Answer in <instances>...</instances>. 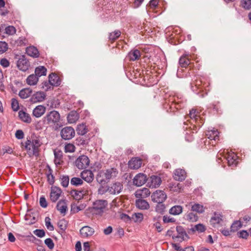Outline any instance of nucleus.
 <instances>
[{
	"label": "nucleus",
	"instance_id": "1",
	"mask_svg": "<svg viewBox=\"0 0 251 251\" xmlns=\"http://www.w3.org/2000/svg\"><path fill=\"white\" fill-rule=\"evenodd\" d=\"M118 173L117 170L115 168L100 170L96 176V180L99 184H105L111 179L115 177Z\"/></svg>",
	"mask_w": 251,
	"mask_h": 251
},
{
	"label": "nucleus",
	"instance_id": "2",
	"mask_svg": "<svg viewBox=\"0 0 251 251\" xmlns=\"http://www.w3.org/2000/svg\"><path fill=\"white\" fill-rule=\"evenodd\" d=\"M60 119V115L59 112L53 110L48 113L43 118V122L45 125H48L50 126H55V128H57Z\"/></svg>",
	"mask_w": 251,
	"mask_h": 251
},
{
	"label": "nucleus",
	"instance_id": "3",
	"mask_svg": "<svg viewBox=\"0 0 251 251\" xmlns=\"http://www.w3.org/2000/svg\"><path fill=\"white\" fill-rule=\"evenodd\" d=\"M41 146V143L39 140L33 139L32 141L27 140L25 142V148L29 154L35 156L39 154V148Z\"/></svg>",
	"mask_w": 251,
	"mask_h": 251
},
{
	"label": "nucleus",
	"instance_id": "4",
	"mask_svg": "<svg viewBox=\"0 0 251 251\" xmlns=\"http://www.w3.org/2000/svg\"><path fill=\"white\" fill-rule=\"evenodd\" d=\"M108 205L106 200H98L93 202V209L96 211L97 214H101Z\"/></svg>",
	"mask_w": 251,
	"mask_h": 251
},
{
	"label": "nucleus",
	"instance_id": "5",
	"mask_svg": "<svg viewBox=\"0 0 251 251\" xmlns=\"http://www.w3.org/2000/svg\"><path fill=\"white\" fill-rule=\"evenodd\" d=\"M60 135L63 139L69 140L75 136V131L71 126H66L61 129Z\"/></svg>",
	"mask_w": 251,
	"mask_h": 251
},
{
	"label": "nucleus",
	"instance_id": "6",
	"mask_svg": "<svg viewBox=\"0 0 251 251\" xmlns=\"http://www.w3.org/2000/svg\"><path fill=\"white\" fill-rule=\"evenodd\" d=\"M90 163L89 158L85 155L79 156L75 160V164L79 169H83L87 168Z\"/></svg>",
	"mask_w": 251,
	"mask_h": 251
},
{
	"label": "nucleus",
	"instance_id": "7",
	"mask_svg": "<svg viewBox=\"0 0 251 251\" xmlns=\"http://www.w3.org/2000/svg\"><path fill=\"white\" fill-rule=\"evenodd\" d=\"M167 198V195L162 190H156L151 195V200L157 203H163Z\"/></svg>",
	"mask_w": 251,
	"mask_h": 251
},
{
	"label": "nucleus",
	"instance_id": "8",
	"mask_svg": "<svg viewBox=\"0 0 251 251\" xmlns=\"http://www.w3.org/2000/svg\"><path fill=\"white\" fill-rule=\"evenodd\" d=\"M17 66L20 70L25 72L28 69L30 63L25 55H22L17 61Z\"/></svg>",
	"mask_w": 251,
	"mask_h": 251
},
{
	"label": "nucleus",
	"instance_id": "9",
	"mask_svg": "<svg viewBox=\"0 0 251 251\" xmlns=\"http://www.w3.org/2000/svg\"><path fill=\"white\" fill-rule=\"evenodd\" d=\"M223 216L220 213H214V215L211 217L210 223L214 227H218L222 226L223 223Z\"/></svg>",
	"mask_w": 251,
	"mask_h": 251
},
{
	"label": "nucleus",
	"instance_id": "10",
	"mask_svg": "<svg viewBox=\"0 0 251 251\" xmlns=\"http://www.w3.org/2000/svg\"><path fill=\"white\" fill-rule=\"evenodd\" d=\"M176 230L178 235L177 236H173V238L176 240L177 241L181 242L186 238H189L187 234L183 227L181 226H177Z\"/></svg>",
	"mask_w": 251,
	"mask_h": 251
},
{
	"label": "nucleus",
	"instance_id": "11",
	"mask_svg": "<svg viewBox=\"0 0 251 251\" xmlns=\"http://www.w3.org/2000/svg\"><path fill=\"white\" fill-rule=\"evenodd\" d=\"M62 192L60 188L56 186L51 187L50 193V201L52 202H55L59 199Z\"/></svg>",
	"mask_w": 251,
	"mask_h": 251
},
{
	"label": "nucleus",
	"instance_id": "12",
	"mask_svg": "<svg viewBox=\"0 0 251 251\" xmlns=\"http://www.w3.org/2000/svg\"><path fill=\"white\" fill-rule=\"evenodd\" d=\"M123 188V184L120 182H115L109 186V193L111 195L118 194Z\"/></svg>",
	"mask_w": 251,
	"mask_h": 251
},
{
	"label": "nucleus",
	"instance_id": "13",
	"mask_svg": "<svg viewBox=\"0 0 251 251\" xmlns=\"http://www.w3.org/2000/svg\"><path fill=\"white\" fill-rule=\"evenodd\" d=\"M46 97V95L44 92H36L31 96L30 101L32 103L42 102L45 100Z\"/></svg>",
	"mask_w": 251,
	"mask_h": 251
},
{
	"label": "nucleus",
	"instance_id": "14",
	"mask_svg": "<svg viewBox=\"0 0 251 251\" xmlns=\"http://www.w3.org/2000/svg\"><path fill=\"white\" fill-rule=\"evenodd\" d=\"M175 100V98L172 97L169 98L168 103L167 101H166L165 103L164 104V107L166 109L168 112H174L175 111V109H179V107L176 106Z\"/></svg>",
	"mask_w": 251,
	"mask_h": 251
},
{
	"label": "nucleus",
	"instance_id": "15",
	"mask_svg": "<svg viewBox=\"0 0 251 251\" xmlns=\"http://www.w3.org/2000/svg\"><path fill=\"white\" fill-rule=\"evenodd\" d=\"M147 181L146 175L143 173L138 174L133 179V184L137 186H141Z\"/></svg>",
	"mask_w": 251,
	"mask_h": 251
},
{
	"label": "nucleus",
	"instance_id": "16",
	"mask_svg": "<svg viewBox=\"0 0 251 251\" xmlns=\"http://www.w3.org/2000/svg\"><path fill=\"white\" fill-rule=\"evenodd\" d=\"M56 208L61 214L66 215L68 211L67 201L66 199L59 200L57 203Z\"/></svg>",
	"mask_w": 251,
	"mask_h": 251
},
{
	"label": "nucleus",
	"instance_id": "17",
	"mask_svg": "<svg viewBox=\"0 0 251 251\" xmlns=\"http://www.w3.org/2000/svg\"><path fill=\"white\" fill-rule=\"evenodd\" d=\"M161 182L160 177L157 176H152L148 180V185L150 188H156L160 186Z\"/></svg>",
	"mask_w": 251,
	"mask_h": 251
},
{
	"label": "nucleus",
	"instance_id": "18",
	"mask_svg": "<svg viewBox=\"0 0 251 251\" xmlns=\"http://www.w3.org/2000/svg\"><path fill=\"white\" fill-rule=\"evenodd\" d=\"M88 193L87 190L83 188L80 190H72L71 191V194L73 198L76 200H80L82 199L84 196Z\"/></svg>",
	"mask_w": 251,
	"mask_h": 251
},
{
	"label": "nucleus",
	"instance_id": "19",
	"mask_svg": "<svg viewBox=\"0 0 251 251\" xmlns=\"http://www.w3.org/2000/svg\"><path fill=\"white\" fill-rule=\"evenodd\" d=\"M80 176L82 179L88 183L92 182L94 178L93 173L90 170L83 171L80 174Z\"/></svg>",
	"mask_w": 251,
	"mask_h": 251
},
{
	"label": "nucleus",
	"instance_id": "20",
	"mask_svg": "<svg viewBox=\"0 0 251 251\" xmlns=\"http://www.w3.org/2000/svg\"><path fill=\"white\" fill-rule=\"evenodd\" d=\"M150 194L151 192L147 188L139 189L137 190L134 193L136 198L142 199L148 197Z\"/></svg>",
	"mask_w": 251,
	"mask_h": 251
},
{
	"label": "nucleus",
	"instance_id": "21",
	"mask_svg": "<svg viewBox=\"0 0 251 251\" xmlns=\"http://www.w3.org/2000/svg\"><path fill=\"white\" fill-rule=\"evenodd\" d=\"M94 229L89 226H84L80 229V234L82 238L91 236L94 233Z\"/></svg>",
	"mask_w": 251,
	"mask_h": 251
},
{
	"label": "nucleus",
	"instance_id": "22",
	"mask_svg": "<svg viewBox=\"0 0 251 251\" xmlns=\"http://www.w3.org/2000/svg\"><path fill=\"white\" fill-rule=\"evenodd\" d=\"M186 177V172L181 169H176L174 172V178L175 180L182 181Z\"/></svg>",
	"mask_w": 251,
	"mask_h": 251
},
{
	"label": "nucleus",
	"instance_id": "23",
	"mask_svg": "<svg viewBox=\"0 0 251 251\" xmlns=\"http://www.w3.org/2000/svg\"><path fill=\"white\" fill-rule=\"evenodd\" d=\"M142 160L139 158H132L128 162V166L132 169H138L141 167Z\"/></svg>",
	"mask_w": 251,
	"mask_h": 251
},
{
	"label": "nucleus",
	"instance_id": "24",
	"mask_svg": "<svg viewBox=\"0 0 251 251\" xmlns=\"http://www.w3.org/2000/svg\"><path fill=\"white\" fill-rule=\"evenodd\" d=\"M136 206L141 210H147L150 208L149 203L145 200L138 199L135 201Z\"/></svg>",
	"mask_w": 251,
	"mask_h": 251
},
{
	"label": "nucleus",
	"instance_id": "25",
	"mask_svg": "<svg viewBox=\"0 0 251 251\" xmlns=\"http://www.w3.org/2000/svg\"><path fill=\"white\" fill-rule=\"evenodd\" d=\"M46 112V107L42 105L37 106L33 110L32 114L36 118L41 117Z\"/></svg>",
	"mask_w": 251,
	"mask_h": 251
},
{
	"label": "nucleus",
	"instance_id": "26",
	"mask_svg": "<svg viewBox=\"0 0 251 251\" xmlns=\"http://www.w3.org/2000/svg\"><path fill=\"white\" fill-rule=\"evenodd\" d=\"M27 54L34 58H37L39 56V52L38 49L34 46H29L26 49Z\"/></svg>",
	"mask_w": 251,
	"mask_h": 251
},
{
	"label": "nucleus",
	"instance_id": "27",
	"mask_svg": "<svg viewBox=\"0 0 251 251\" xmlns=\"http://www.w3.org/2000/svg\"><path fill=\"white\" fill-rule=\"evenodd\" d=\"M179 64L181 67L186 68L190 64L188 54H183L179 58Z\"/></svg>",
	"mask_w": 251,
	"mask_h": 251
},
{
	"label": "nucleus",
	"instance_id": "28",
	"mask_svg": "<svg viewBox=\"0 0 251 251\" xmlns=\"http://www.w3.org/2000/svg\"><path fill=\"white\" fill-rule=\"evenodd\" d=\"M19 117L21 120L26 123H30L31 118L29 114L23 110H20L18 113Z\"/></svg>",
	"mask_w": 251,
	"mask_h": 251
},
{
	"label": "nucleus",
	"instance_id": "29",
	"mask_svg": "<svg viewBox=\"0 0 251 251\" xmlns=\"http://www.w3.org/2000/svg\"><path fill=\"white\" fill-rule=\"evenodd\" d=\"M237 156L234 153L228 154L225 157L228 165L230 166H236Z\"/></svg>",
	"mask_w": 251,
	"mask_h": 251
},
{
	"label": "nucleus",
	"instance_id": "30",
	"mask_svg": "<svg viewBox=\"0 0 251 251\" xmlns=\"http://www.w3.org/2000/svg\"><path fill=\"white\" fill-rule=\"evenodd\" d=\"M140 56L141 52L137 49L131 50L128 54V57L131 61L138 60Z\"/></svg>",
	"mask_w": 251,
	"mask_h": 251
},
{
	"label": "nucleus",
	"instance_id": "31",
	"mask_svg": "<svg viewBox=\"0 0 251 251\" xmlns=\"http://www.w3.org/2000/svg\"><path fill=\"white\" fill-rule=\"evenodd\" d=\"M49 80L52 86H58L61 83L59 77L54 74H51L49 75Z\"/></svg>",
	"mask_w": 251,
	"mask_h": 251
},
{
	"label": "nucleus",
	"instance_id": "32",
	"mask_svg": "<svg viewBox=\"0 0 251 251\" xmlns=\"http://www.w3.org/2000/svg\"><path fill=\"white\" fill-rule=\"evenodd\" d=\"M191 210L198 213H203L205 211V207L199 203L191 202Z\"/></svg>",
	"mask_w": 251,
	"mask_h": 251
},
{
	"label": "nucleus",
	"instance_id": "33",
	"mask_svg": "<svg viewBox=\"0 0 251 251\" xmlns=\"http://www.w3.org/2000/svg\"><path fill=\"white\" fill-rule=\"evenodd\" d=\"M54 162L56 165H60L62 164L63 161L62 152L60 151H54Z\"/></svg>",
	"mask_w": 251,
	"mask_h": 251
},
{
	"label": "nucleus",
	"instance_id": "34",
	"mask_svg": "<svg viewBox=\"0 0 251 251\" xmlns=\"http://www.w3.org/2000/svg\"><path fill=\"white\" fill-rule=\"evenodd\" d=\"M199 114V113L196 109H192L190 111L189 116L192 120L198 123L199 121L201 122V120Z\"/></svg>",
	"mask_w": 251,
	"mask_h": 251
},
{
	"label": "nucleus",
	"instance_id": "35",
	"mask_svg": "<svg viewBox=\"0 0 251 251\" xmlns=\"http://www.w3.org/2000/svg\"><path fill=\"white\" fill-rule=\"evenodd\" d=\"M206 135L210 140L216 141L219 140V132L217 129L208 131Z\"/></svg>",
	"mask_w": 251,
	"mask_h": 251
},
{
	"label": "nucleus",
	"instance_id": "36",
	"mask_svg": "<svg viewBox=\"0 0 251 251\" xmlns=\"http://www.w3.org/2000/svg\"><path fill=\"white\" fill-rule=\"evenodd\" d=\"M32 92V90L29 88H24L20 91L19 96L21 99H25L29 97Z\"/></svg>",
	"mask_w": 251,
	"mask_h": 251
},
{
	"label": "nucleus",
	"instance_id": "37",
	"mask_svg": "<svg viewBox=\"0 0 251 251\" xmlns=\"http://www.w3.org/2000/svg\"><path fill=\"white\" fill-rule=\"evenodd\" d=\"M206 228L203 225L201 224H199L191 227L189 229L190 231H189V233H190L191 232L192 233H194L196 231L201 233L204 232Z\"/></svg>",
	"mask_w": 251,
	"mask_h": 251
},
{
	"label": "nucleus",
	"instance_id": "38",
	"mask_svg": "<svg viewBox=\"0 0 251 251\" xmlns=\"http://www.w3.org/2000/svg\"><path fill=\"white\" fill-rule=\"evenodd\" d=\"M79 116L76 111H71L67 116V120L69 123L73 124L75 123L78 119Z\"/></svg>",
	"mask_w": 251,
	"mask_h": 251
},
{
	"label": "nucleus",
	"instance_id": "39",
	"mask_svg": "<svg viewBox=\"0 0 251 251\" xmlns=\"http://www.w3.org/2000/svg\"><path fill=\"white\" fill-rule=\"evenodd\" d=\"M39 77L35 74L29 75L26 79V82L29 85H35L37 84Z\"/></svg>",
	"mask_w": 251,
	"mask_h": 251
},
{
	"label": "nucleus",
	"instance_id": "40",
	"mask_svg": "<svg viewBox=\"0 0 251 251\" xmlns=\"http://www.w3.org/2000/svg\"><path fill=\"white\" fill-rule=\"evenodd\" d=\"M183 208L181 205H176L169 210V213L173 215H178L182 212Z\"/></svg>",
	"mask_w": 251,
	"mask_h": 251
},
{
	"label": "nucleus",
	"instance_id": "41",
	"mask_svg": "<svg viewBox=\"0 0 251 251\" xmlns=\"http://www.w3.org/2000/svg\"><path fill=\"white\" fill-rule=\"evenodd\" d=\"M47 69L42 66H39L35 69V74L39 77L43 75H46Z\"/></svg>",
	"mask_w": 251,
	"mask_h": 251
},
{
	"label": "nucleus",
	"instance_id": "42",
	"mask_svg": "<svg viewBox=\"0 0 251 251\" xmlns=\"http://www.w3.org/2000/svg\"><path fill=\"white\" fill-rule=\"evenodd\" d=\"M242 227V224L240 220L235 221L230 226L231 231L232 232H236Z\"/></svg>",
	"mask_w": 251,
	"mask_h": 251
},
{
	"label": "nucleus",
	"instance_id": "43",
	"mask_svg": "<svg viewBox=\"0 0 251 251\" xmlns=\"http://www.w3.org/2000/svg\"><path fill=\"white\" fill-rule=\"evenodd\" d=\"M76 131L78 134L83 135L87 132L88 129L86 126L82 124L77 126Z\"/></svg>",
	"mask_w": 251,
	"mask_h": 251
},
{
	"label": "nucleus",
	"instance_id": "44",
	"mask_svg": "<svg viewBox=\"0 0 251 251\" xmlns=\"http://www.w3.org/2000/svg\"><path fill=\"white\" fill-rule=\"evenodd\" d=\"M100 184V185L98 190V193L99 195H102L106 192L109 193V186L103 185L104 184Z\"/></svg>",
	"mask_w": 251,
	"mask_h": 251
},
{
	"label": "nucleus",
	"instance_id": "45",
	"mask_svg": "<svg viewBox=\"0 0 251 251\" xmlns=\"http://www.w3.org/2000/svg\"><path fill=\"white\" fill-rule=\"evenodd\" d=\"M121 34L120 30H116L114 32L109 33L108 38L111 41H115L120 36Z\"/></svg>",
	"mask_w": 251,
	"mask_h": 251
},
{
	"label": "nucleus",
	"instance_id": "46",
	"mask_svg": "<svg viewBox=\"0 0 251 251\" xmlns=\"http://www.w3.org/2000/svg\"><path fill=\"white\" fill-rule=\"evenodd\" d=\"M71 184L77 186L82 185L83 183L82 179L79 177H74L71 179Z\"/></svg>",
	"mask_w": 251,
	"mask_h": 251
},
{
	"label": "nucleus",
	"instance_id": "47",
	"mask_svg": "<svg viewBox=\"0 0 251 251\" xmlns=\"http://www.w3.org/2000/svg\"><path fill=\"white\" fill-rule=\"evenodd\" d=\"M47 180L50 185H52L54 182V177L52 175V170L49 168L48 174H47Z\"/></svg>",
	"mask_w": 251,
	"mask_h": 251
},
{
	"label": "nucleus",
	"instance_id": "48",
	"mask_svg": "<svg viewBox=\"0 0 251 251\" xmlns=\"http://www.w3.org/2000/svg\"><path fill=\"white\" fill-rule=\"evenodd\" d=\"M241 3L245 9H251V0H241Z\"/></svg>",
	"mask_w": 251,
	"mask_h": 251
},
{
	"label": "nucleus",
	"instance_id": "49",
	"mask_svg": "<svg viewBox=\"0 0 251 251\" xmlns=\"http://www.w3.org/2000/svg\"><path fill=\"white\" fill-rule=\"evenodd\" d=\"M187 220L191 222H196L198 219V216L196 214H194L193 212H190L186 215Z\"/></svg>",
	"mask_w": 251,
	"mask_h": 251
},
{
	"label": "nucleus",
	"instance_id": "50",
	"mask_svg": "<svg viewBox=\"0 0 251 251\" xmlns=\"http://www.w3.org/2000/svg\"><path fill=\"white\" fill-rule=\"evenodd\" d=\"M50 219L49 217H47L45 218V225L48 228L50 231H53L54 230V227L53 225L51 224Z\"/></svg>",
	"mask_w": 251,
	"mask_h": 251
},
{
	"label": "nucleus",
	"instance_id": "51",
	"mask_svg": "<svg viewBox=\"0 0 251 251\" xmlns=\"http://www.w3.org/2000/svg\"><path fill=\"white\" fill-rule=\"evenodd\" d=\"M5 33L8 35H13L16 32L15 27L12 25L8 26L5 28Z\"/></svg>",
	"mask_w": 251,
	"mask_h": 251
},
{
	"label": "nucleus",
	"instance_id": "52",
	"mask_svg": "<svg viewBox=\"0 0 251 251\" xmlns=\"http://www.w3.org/2000/svg\"><path fill=\"white\" fill-rule=\"evenodd\" d=\"M237 236L240 238L247 239L249 235V233L245 230H242L237 232Z\"/></svg>",
	"mask_w": 251,
	"mask_h": 251
},
{
	"label": "nucleus",
	"instance_id": "53",
	"mask_svg": "<svg viewBox=\"0 0 251 251\" xmlns=\"http://www.w3.org/2000/svg\"><path fill=\"white\" fill-rule=\"evenodd\" d=\"M75 147L72 144H67L65 147V151L66 152H73L75 151Z\"/></svg>",
	"mask_w": 251,
	"mask_h": 251
},
{
	"label": "nucleus",
	"instance_id": "54",
	"mask_svg": "<svg viewBox=\"0 0 251 251\" xmlns=\"http://www.w3.org/2000/svg\"><path fill=\"white\" fill-rule=\"evenodd\" d=\"M11 107L14 111H17L19 108V102L18 100L14 98L11 100Z\"/></svg>",
	"mask_w": 251,
	"mask_h": 251
},
{
	"label": "nucleus",
	"instance_id": "55",
	"mask_svg": "<svg viewBox=\"0 0 251 251\" xmlns=\"http://www.w3.org/2000/svg\"><path fill=\"white\" fill-rule=\"evenodd\" d=\"M8 49V45L5 42L0 41V54L5 52Z\"/></svg>",
	"mask_w": 251,
	"mask_h": 251
},
{
	"label": "nucleus",
	"instance_id": "56",
	"mask_svg": "<svg viewBox=\"0 0 251 251\" xmlns=\"http://www.w3.org/2000/svg\"><path fill=\"white\" fill-rule=\"evenodd\" d=\"M45 244L48 246L50 249L52 250L54 247V244L51 238H47L45 240Z\"/></svg>",
	"mask_w": 251,
	"mask_h": 251
},
{
	"label": "nucleus",
	"instance_id": "57",
	"mask_svg": "<svg viewBox=\"0 0 251 251\" xmlns=\"http://www.w3.org/2000/svg\"><path fill=\"white\" fill-rule=\"evenodd\" d=\"M165 209V206L163 203H158L156 206V211L159 213L163 214Z\"/></svg>",
	"mask_w": 251,
	"mask_h": 251
},
{
	"label": "nucleus",
	"instance_id": "58",
	"mask_svg": "<svg viewBox=\"0 0 251 251\" xmlns=\"http://www.w3.org/2000/svg\"><path fill=\"white\" fill-rule=\"evenodd\" d=\"M61 184L64 187L68 186L69 182V178L68 176H63L61 178Z\"/></svg>",
	"mask_w": 251,
	"mask_h": 251
},
{
	"label": "nucleus",
	"instance_id": "59",
	"mask_svg": "<svg viewBox=\"0 0 251 251\" xmlns=\"http://www.w3.org/2000/svg\"><path fill=\"white\" fill-rule=\"evenodd\" d=\"M132 218L134 219V222H140L143 220V215L142 213H135L134 215H133Z\"/></svg>",
	"mask_w": 251,
	"mask_h": 251
},
{
	"label": "nucleus",
	"instance_id": "60",
	"mask_svg": "<svg viewBox=\"0 0 251 251\" xmlns=\"http://www.w3.org/2000/svg\"><path fill=\"white\" fill-rule=\"evenodd\" d=\"M34 234L39 237L42 238L45 235V232L43 229H37L33 231Z\"/></svg>",
	"mask_w": 251,
	"mask_h": 251
},
{
	"label": "nucleus",
	"instance_id": "61",
	"mask_svg": "<svg viewBox=\"0 0 251 251\" xmlns=\"http://www.w3.org/2000/svg\"><path fill=\"white\" fill-rule=\"evenodd\" d=\"M39 203L40 206L43 208H46L48 206V203L44 196H42L40 198Z\"/></svg>",
	"mask_w": 251,
	"mask_h": 251
},
{
	"label": "nucleus",
	"instance_id": "62",
	"mask_svg": "<svg viewBox=\"0 0 251 251\" xmlns=\"http://www.w3.org/2000/svg\"><path fill=\"white\" fill-rule=\"evenodd\" d=\"M163 221L164 223H174L175 222L176 220L174 218H172L167 215H165L163 216Z\"/></svg>",
	"mask_w": 251,
	"mask_h": 251
},
{
	"label": "nucleus",
	"instance_id": "63",
	"mask_svg": "<svg viewBox=\"0 0 251 251\" xmlns=\"http://www.w3.org/2000/svg\"><path fill=\"white\" fill-rule=\"evenodd\" d=\"M58 226L63 231H65L67 228L66 221L61 220L58 223Z\"/></svg>",
	"mask_w": 251,
	"mask_h": 251
},
{
	"label": "nucleus",
	"instance_id": "64",
	"mask_svg": "<svg viewBox=\"0 0 251 251\" xmlns=\"http://www.w3.org/2000/svg\"><path fill=\"white\" fill-rule=\"evenodd\" d=\"M51 84L50 83V81H46L42 83L41 88L45 89L46 91H48L49 89L50 88Z\"/></svg>",
	"mask_w": 251,
	"mask_h": 251
}]
</instances>
